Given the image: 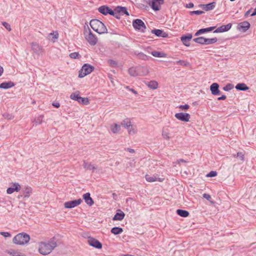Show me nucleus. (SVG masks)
<instances>
[{"mask_svg": "<svg viewBox=\"0 0 256 256\" xmlns=\"http://www.w3.org/2000/svg\"><path fill=\"white\" fill-rule=\"evenodd\" d=\"M204 13V12L203 11L196 10L191 11L190 12V14L191 16L194 15V14L200 15Z\"/></svg>", "mask_w": 256, "mask_h": 256, "instance_id": "obj_50", "label": "nucleus"}, {"mask_svg": "<svg viewBox=\"0 0 256 256\" xmlns=\"http://www.w3.org/2000/svg\"><path fill=\"white\" fill-rule=\"evenodd\" d=\"M98 11L103 15L110 14L112 16L114 15V10L106 5L102 6L98 8Z\"/></svg>", "mask_w": 256, "mask_h": 256, "instance_id": "obj_11", "label": "nucleus"}, {"mask_svg": "<svg viewBox=\"0 0 256 256\" xmlns=\"http://www.w3.org/2000/svg\"><path fill=\"white\" fill-rule=\"evenodd\" d=\"M128 130V134H134L136 132L134 128H129Z\"/></svg>", "mask_w": 256, "mask_h": 256, "instance_id": "obj_59", "label": "nucleus"}, {"mask_svg": "<svg viewBox=\"0 0 256 256\" xmlns=\"http://www.w3.org/2000/svg\"><path fill=\"white\" fill-rule=\"evenodd\" d=\"M232 24L231 23H229L226 25H222L216 29L214 31V33H219V32H224L228 31L232 28Z\"/></svg>", "mask_w": 256, "mask_h": 256, "instance_id": "obj_15", "label": "nucleus"}, {"mask_svg": "<svg viewBox=\"0 0 256 256\" xmlns=\"http://www.w3.org/2000/svg\"><path fill=\"white\" fill-rule=\"evenodd\" d=\"M226 97L225 95H222L221 96L218 97V100H225L226 99Z\"/></svg>", "mask_w": 256, "mask_h": 256, "instance_id": "obj_61", "label": "nucleus"}, {"mask_svg": "<svg viewBox=\"0 0 256 256\" xmlns=\"http://www.w3.org/2000/svg\"><path fill=\"white\" fill-rule=\"evenodd\" d=\"M204 40H205V38H204V36H200V37L194 38L193 41L196 43L198 44L204 45V44H205Z\"/></svg>", "mask_w": 256, "mask_h": 256, "instance_id": "obj_38", "label": "nucleus"}, {"mask_svg": "<svg viewBox=\"0 0 256 256\" xmlns=\"http://www.w3.org/2000/svg\"><path fill=\"white\" fill-rule=\"evenodd\" d=\"M82 202V200L81 198H78V200H73L66 202L64 203V206L66 208H74L79 204H80Z\"/></svg>", "mask_w": 256, "mask_h": 256, "instance_id": "obj_10", "label": "nucleus"}, {"mask_svg": "<svg viewBox=\"0 0 256 256\" xmlns=\"http://www.w3.org/2000/svg\"><path fill=\"white\" fill-rule=\"evenodd\" d=\"M234 88V85L232 84H228L224 88L223 90L224 91L228 92Z\"/></svg>", "mask_w": 256, "mask_h": 256, "instance_id": "obj_47", "label": "nucleus"}, {"mask_svg": "<svg viewBox=\"0 0 256 256\" xmlns=\"http://www.w3.org/2000/svg\"><path fill=\"white\" fill-rule=\"evenodd\" d=\"M152 2H158V4H163L164 2V0H152Z\"/></svg>", "mask_w": 256, "mask_h": 256, "instance_id": "obj_60", "label": "nucleus"}, {"mask_svg": "<svg viewBox=\"0 0 256 256\" xmlns=\"http://www.w3.org/2000/svg\"><path fill=\"white\" fill-rule=\"evenodd\" d=\"M128 74L132 76H136L138 75V72H136L134 68L132 67L128 69Z\"/></svg>", "mask_w": 256, "mask_h": 256, "instance_id": "obj_39", "label": "nucleus"}, {"mask_svg": "<svg viewBox=\"0 0 256 256\" xmlns=\"http://www.w3.org/2000/svg\"><path fill=\"white\" fill-rule=\"evenodd\" d=\"M203 197L204 198H206L207 200L212 202L210 200H211V196L209 194L204 193V194H203Z\"/></svg>", "mask_w": 256, "mask_h": 256, "instance_id": "obj_55", "label": "nucleus"}, {"mask_svg": "<svg viewBox=\"0 0 256 256\" xmlns=\"http://www.w3.org/2000/svg\"><path fill=\"white\" fill-rule=\"evenodd\" d=\"M151 54L154 57L156 58H164L166 56V54L164 52H158V51H152L151 52Z\"/></svg>", "mask_w": 256, "mask_h": 256, "instance_id": "obj_35", "label": "nucleus"}, {"mask_svg": "<svg viewBox=\"0 0 256 256\" xmlns=\"http://www.w3.org/2000/svg\"><path fill=\"white\" fill-rule=\"evenodd\" d=\"M32 49L36 54L40 55L42 52V48L36 42H32L31 44Z\"/></svg>", "mask_w": 256, "mask_h": 256, "instance_id": "obj_17", "label": "nucleus"}, {"mask_svg": "<svg viewBox=\"0 0 256 256\" xmlns=\"http://www.w3.org/2000/svg\"><path fill=\"white\" fill-rule=\"evenodd\" d=\"M148 88L152 90H156L158 88V83L155 80H151L147 84Z\"/></svg>", "mask_w": 256, "mask_h": 256, "instance_id": "obj_34", "label": "nucleus"}, {"mask_svg": "<svg viewBox=\"0 0 256 256\" xmlns=\"http://www.w3.org/2000/svg\"><path fill=\"white\" fill-rule=\"evenodd\" d=\"M192 34H186L182 35L180 37V40L183 44L186 46H190L189 42L192 40Z\"/></svg>", "mask_w": 256, "mask_h": 256, "instance_id": "obj_14", "label": "nucleus"}, {"mask_svg": "<svg viewBox=\"0 0 256 256\" xmlns=\"http://www.w3.org/2000/svg\"><path fill=\"white\" fill-rule=\"evenodd\" d=\"M30 240V236L25 233L18 234L13 238V242L18 245H24L28 242Z\"/></svg>", "mask_w": 256, "mask_h": 256, "instance_id": "obj_4", "label": "nucleus"}, {"mask_svg": "<svg viewBox=\"0 0 256 256\" xmlns=\"http://www.w3.org/2000/svg\"><path fill=\"white\" fill-rule=\"evenodd\" d=\"M44 116L40 115L38 116L34 121V122L36 124V125L40 124L42 123L43 120Z\"/></svg>", "mask_w": 256, "mask_h": 256, "instance_id": "obj_41", "label": "nucleus"}, {"mask_svg": "<svg viewBox=\"0 0 256 256\" xmlns=\"http://www.w3.org/2000/svg\"><path fill=\"white\" fill-rule=\"evenodd\" d=\"M176 64H179L181 66H190V63L187 61H185L184 60H178V61L176 62Z\"/></svg>", "mask_w": 256, "mask_h": 256, "instance_id": "obj_45", "label": "nucleus"}, {"mask_svg": "<svg viewBox=\"0 0 256 256\" xmlns=\"http://www.w3.org/2000/svg\"><path fill=\"white\" fill-rule=\"evenodd\" d=\"M146 181L148 182H154L156 181L162 182L163 179L161 178H158L155 176H150L148 174H146L145 176Z\"/></svg>", "mask_w": 256, "mask_h": 256, "instance_id": "obj_26", "label": "nucleus"}, {"mask_svg": "<svg viewBox=\"0 0 256 256\" xmlns=\"http://www.w3.org/2000/svg\"><path fill=\"white\" fill-rule=\"evenodd\" d=\"M121 125L127 129L132 126L131 122L128 118L124 120L121 122Z\"/></svg>", "mask_w": 256, "mask_h": 256, "instance_id": "obj_33", "label": "nucleus"}, {"mask_svg": "<svg viewBox=\"0 0 256 256\" xmlns=\"http://www.w3.org/2000/svg\"><path fill=\"white\" fill-rule=\"evenodd\" d=\"M132 24L136 30H138L144 32L146 29V26L145 24L140 19H135L133 20Z\"/></svg>", "mask_w": 256, "mask_h": 256, "instance_id": "obj_8", "label": "nucleus"}, {"mask_svg": "<svg viewBox=\"0 0 256 256\" xmlns=\"http://www.w3.org/2000/svg\"><path fill=\"white\" fill-rule=\"evenodd\" d=\"M20 186L18 183L15 182L13 184L12 187H10L6 190V193L8 194H12L14 192H18L20 190Z\"/></svg>", "mask_w": 256, "mask_h": 256, "instance_id": "obj_18", "label": "nucleus"}, {"mask_svg": "<svg viewBox=\"0 0 256 256\" xmlns=\"http://www.w3.org/2000/svg\"><path fill=\"white\" fill-rule=\"evenodd\" d=\"M70 98L74 100L77 101L78 103L84 105H88L90 104V101L87 98H82L80 96V92L72 93L70 96Z\"/></svg>", "mask_w": 256, "mask_h": 256, "instance_id": "obj_7", "label": "nucleus"}, {"mask_svg": "<svg viewBox=\"0 0 256 256\" xmlns=\"http://www.w3.org/2000/svg\"><path fill=\"white\" fill-rule=\"evenodd\" d=\"M194 6V4L192 2H190L189 4H186L185 7L188 8H192Z\"/></svg>", "mask_w": 256, "mask_h": 256, "instance_id": "obj_57", "label": "nucleus"}, {"mask_svg": "<svg viewBox=\"0 0 256 256\" xmlns=\"http://www.w3.org/2000/svg\"><path fill=\"white\" fill-rule=\"evenodd\" d=\"M162 136L167 140H170L169 132L168 129L163 130L162 132Z\"/></svg>", "mask_w": 256, "mask_h": 256, "instance_id": "obj_46", "label": "nucleus"}, {"mask_svg": "<svg viewBox=\"0 0 256 256\" xmlns=\"http://www.w3.org/2000/svg\"><path fill=\"white\" fill-rule=\"evenodd\" d=\"M174 116L178 120L184 122H189L190 118V115L189 114L184 112L176 113Z\"/></svg>", "mask_w": 256, "mask_h": 256, "instance_id": "obj_12", "label": "nucleus"}, {"mask_svg": "<svg viewBox=\"0 0 256 256\" xmlns=\"http://www.w3.org/2000/svg\"><path fill=\"white\" fill-rule=\"evenodd\" d=\"M52 36V40H53V42H54V40L56 39H58V32H56V34H54V33H50V36Z\"/></svg>", "mask_w": 256, "mask_h": 256, "instance_id": "obj_52", "label": "nucleus"}, {"mask_svg": "<svg viewBox=\"0 0 256 256\" xmlns=\"http://www.w3.org/2000/svg\"><path fill=\"white\" fill-rule=\"evenodd\" d=\"M151 32L158 37L166 38L168 36V34L162 30L154 28L152 30Z\"/></svg>", "mask_w": 256, "mask_h": 256, "instance_id": "obj_16", "label": "nucleus"}, {"mask_svg": "<svg viewBox=\"0 0 256 256\" xmlns=\"http://www.w3.org/2000/svg\"><path fill=\"white\" fill-rule=\"evenodd\" d=\"M15 86V84L12 82H5L0 84V88L1 89H8L11 88Z\"/></svg>", "mask_w": 256, "mask_h": 256, "instance_id": "obj_23", "label": "nucleus"}, {"mask_svg": "<svg viewBox=\"0 0 256 256\" xmlns=\"http://www.w3.org/2000/svg\"><path fill=\"white\" fill-rule=\"evenodd\" d=\"M216 28V26H210V27H208L206 28H201L200 30L202 32V34H204L206 32H210L214 30Z\"/></svg>", "mask_w": 256, "mask_h": 256, "instance_id": "obj_40", "label": "nucleus"}, {"mask_svg": "<svg viewBox=\"0 0 256 256\" xmlns=\"http://www.w3.org/2000/svg\"><path fill=\"white\" fill-rule=\"evenodd\" d=\"M32 194V188L30 186H27L24 188L23 192L24 198H29Z\"/></svg>", "mask_w": 256, "mask_h": 256, "instance_id": "obj_32", "label": "nucleus"}, {"mask_svg": "<svg viewBox=\"0 0 256 256\" xmlns=\"http://www.w3.org/2000/svg\"><path fill=\"white\" fill-rule=\"evenodd\" d=\"M252 9V8H251L250 10H248L247 12H245V14H244V18H247L248 16V15L250 14V12Z\"/></svg>", "mask_w": 256, "mask_h": 256, "instance_id": "obj_62", "label": "nucleus"}, {"mask_svg": "<svg viewBox=\"0 0 256 256\" xmlns=\"http://www.w3.org/2000/svg\"><path fill=\"white\" fill-rule=\"evenodd\" d=\"M202 34L200 29L198 30L194 34V36H198Z\"/></svg>", "mask_w": 256, "mask_h": 256, "instance_id": "obj_63", "label": "nucleus"}, {"mask_svg": "<svg viewBox=\"0 0 256 256\" xmlns=\"http://www.w3.org/2000/svg\"><path fill=\"white\" fill-rule=\"evenodd\" d=\"M0 234L4 236L5 238L10 237L11 234L8 232H0Z\"/></svg>", "mask_w": 256, "mask_h": 256, "instance_id": "obj_54", "label": "nucleus"}, {"mask_svg": "<svg viewBox=\"0 0 256 256\" xmlns=\"http://www.w3.org/2000/svg\"><path fill=\"white\" fill-rule=\"evenodd\" d=\"M2 25L8 31L11 30L10 26V24L6 22H2Z\"/></svg>", "mask_w": 256, "mask_h": 256, "instance_id": "obj_51", "label": "nucleus"}, {"mask_svg": "<svg viewBox=\"0 0 256 256\" xmlns=\"http://www.w3.org/2000/svg\"><path fill=\"white\" fill-rule=\"evenodd\" d=\"M179 108L182 110H187L190 108V106L188 104L180 105Z\"/></svg>", "mask_w": 256, "mask_h": 256, "instance_id": "obj_53", "label": "nucleus"}, {"mask_svg": "<svg viewBox=\"0 0 256 256\" xmlns=\"http://www.w3.org/2000/svg\"><path fill=\"white\" fill-rule=\"evenodd\" d=\"M218 41V38L216 37L212 38H206L204 40L205 44L208 45L216 43Z\"/></svg>", "mask_w": 256, "mask_h": 256, "instance_id": "obj_36", "label": "nucleus"}, {"mask_svg": "<svg viewBox=\"0 0 256 256\" xmlns=\"http://www.w3.org/2000/svg\"><path fill=\"white\" fill-rule=\"evenodd\" d=\"M123 231V228L119 226L114 227L110 230V232L114 235L120 234H122Z\"/></svg>", "mask_w": 256, "mask_h": 256, "instance_id": "obj_30", "label": "nucleus"}, {"mask_svg": "<svg viewBox=\"0 0 256 256\" xmlns=\"http://www.w3.org/2000/svg\"><path fill=\"white\" fill-rule=\"evenodd\" d=\"M176 212L177 214L183 218H186L190 214L188 211L182 209H178Z\"/></svg>", "mask_w": 256, "mask_h": 256, "instance_id": "obj_29", "label": "nucleus"}, {"mask_svg": "<svg viewBox=\"0 0 256 256\" xmlns=\"http://www.w3.org/2000/svg\"><path fill=\"white\" fill-rule=\"evenodd\" d=\"M90 24L92 30L98 34H102L108 33L106 26L98 20H92L90 22Z\"/></svg>", "mask_w": 256, "mask_h": 256, "instance_id": "obj_2", "label": "nucleus"}, {"mask_svg": "<svg viewBox=\"0 0 256 256\" xmlns=\"http://www.w3.org/2000/svg\"><path fill=\"white\" fill-rule=\"evenodd\" d=\"M235 88L238 90L246 91L249 89V88L244 83L238 84Z\"/></svg>", "mask_w": 256, "mask_h": 256, "instance_id": "obj_28", "label": "nucleus"}, {"mask_svg": "<svg viewBox=\"0 0 256 256\" xmlns=\"http://www.w3.org/2000/svg\"><path fill=\"white\" fill-rule=\"evenodd\" d=\"M84 34L86 40L90 45L94 46L98 42V38L92 32L88 26H87L86 28L84 26Z\"/></svg>", "mask_w": 256, "mask_h": 256, "instance_id": "obj_3", "label": "nucleus"}, {"mask_svg": "<svg viewBox=\"0 0 256 256\" xmlns=\"http://www.w3.org/2000/svg\"><path fill=\"white\" fill-rule=\"evenodd\" d=\"M217 172L216 171H210L206 174V177H214L217 176Z\"/></svg>", "mask_w": 256, "mask_h": 256, "instance_id": "obj_49", "label": "nucleus"}, {"mask_svg": "<svg viewBox=\"0 0 256 256\" xmlns=\"http://www.w3.org/2000/svg\"><path fill=\"white\" fill-rule=\"evenodd\" d=\"M114 15H112L115 18L118 20L120 18V16L126 14L127 16L130 15L129 12H128V9L125 6H117L114 10Z\"/></svg>", "mask_w": 256, "mask_h": 256, "instance_id": "obj_5", "label": "nucleus"}, {"mask_svg": "<svg viewBox=\"0 0 256 256\" xmlns=\"http://www.w3.org/2000/svg\"><path fill=\"white\" fill-rule=\"evenodd\" d=\"M56 246V242L54 238H52L48 242H42L38 249L40 254L42 255H46L49 254Z\"/></svg>", "mask_w": 256, "mask_h": 256, "instance_id": "obj_1", "label": "nucleus"}, {"mask_svg": "<svg viewBox=\"0 0 256 256\" xmlns=\"http://www.w3.org/2000/svg\"><path fill=\"white\" fill-rule=\"evenodd\" d=\"M110 130L114 134H117L120 130V126L116 124H114L110 127Z\"/></svg>", "mask_w": 256, "mask_h": 256, "instance_id": "obj_37", "label": "nucleus"}, {"mask_svg": "<svg viewBox=\"0 0 256 256\" xmlns=\"http://www.w3.org/2000/svg\"><path fill=\"white\" fill-rule=\"evenodd\" d=\"M88 243L90 246L97 249H101L102 247V244L99 240L92 236L88 237Z\"/></svg>", "mask_w": 256, "mask_h": 256, "instance_id": "obj_9", "label": "nucleus"}, {"mask_svg": "<svg viewBox=\"0 0 256 256\" xmlns=\"http://www.w3.org/2000/svg\"><path fill=\"white\" fill-rule=\"evenodd\" d=\"M210 88L212 95L218 96L220 93L219 90V84L217 83L214 82L212 84L210 85Z\"/></svg>", "mask_w": 256, "mask_h": 256, "instance_id": "obj_19", "label": "nucleus"}, {"mask_svg": "<svg viewBox=\"0 0 256 256\" xmlns=\"http://www.w3.org/2000/svg\"><path fill=\"white\" fill-rule=\"evenodd\" d=\"M94 70V68L92 65L88 64H84L79 72L78 77L82 78L90 74Z\"/></svg>", "mask_w": 256, "mask_h": 256, "instance_id": "obj_6", "label": "nucleus"}, {"mask_svg": "<svg viewBox=\"0 0 256 256\" xmlns=\"http://www.w3.org/2000/svg\"><path fill=\"white\" fill-rule=\"evenodd\" d=\"M148 4H150V6H151L152 8L154 10V11H158L160 10V5H162V4H158V2H152L150 0H148Z\"/></svg>", "mask_w": 256, "mask_h": 256, "instance_id": "obj_25", "label": "nucleus"}, {"mask_svg": "<svg viewBox=\"0 0 256 256\" xmlns=\"http://www.w3.org/2000/svg\"><path fill=\"white\" fill-rule=\"evenodd\" d=\"M82 198L84 200L86 203L90 206H92L94 203L93 200L90 197V192L84 194L82 196Z\"/></svg>", "mask_w": 256, "mask_h": 256, "instance_id": "obj_22", "label": "nucleus"}, {"mask_svg": "<svg viewBox=\"0 0 256 256\" xmlns=\"http://www.w3.org/2000/svg\"><path fill=\"white\" fill-rule=\"evenodd\" d=\"M83 166L84 168L86 170H92L94 171L96 169V168L93 164H92L91 163L86 162V160H84Z\"/></svg>", "mask_w": 256, "mask_h": 256, "instance_id": "obj_27", "label": "nucleus"}, {"mask_svg": "<svg viewBox=\"0 0 256 256\" xmlns=\"http://www.w3.org/2000/svg\"><path fill=\"white\" fill-rule=\"evenodd\" d=\"M108 62L110 66L112 68H118V63L116 61L113 60H108Z\"/></svg>", "mask_w": 256, "mask_h": 256, "instance_id": "obj_43", "label": "nucleus"}, {"mask_svg": "<svg viewBox=\"0 0 256 256\" xmlns=\"http://www.w3.org/2000/svg\"><path fill=\"white\" fill-rule=\"evenodd\" d=\"M250 24L248 22L244 21L238 24L237 30L244 32L250 28Z\"/></svg>", "mask_w": 256, "mask_h": 256, "instance_id": "obj_13", "label": "nucleus"}, {"mask_svg": "<svg viewBox=\"0 0 256 256\" xmlns=\"http://www.w3.org/2000/svg\"><path fill=\"white\" fill-rule=\"evenodd\" d=\"M126 88L128 90H130V91H131L132 93H134V94H138V92L136 90H135L133 88H130V87L128 86H126Z\"/></svg>", "mask_w": 256, "mask_h": 256, "instance_id": "obj_58", "label": "nucleus"}, {"mask_svg": "<svg viewBox=\"0 0 256 256\" xmlns=\"http://www.w3.org/2000/svg\"><path fill=\"white\" fill-rule=\"evenodd\" d=\"M126 150L128 152L130 153H134V149L130 148H127Z\"/></svg>", "mask_w": 256, "mask_h": 256, "instance_id": "obj_64", "label": "nucleus"}, {"mask_svg": "<svg viewBox=\"0 0 256 256\" xmlns=\"http://www.w3.org/2000/svg\"><path fill=\"white\" fill-rule=\"evenodd\" d=\"M52 105L56 108H58L60 106V103L58 102H54Z\"/></svg>", "mask_w": 256, "mask_h": 256, "instance_id": "obj_56", "label": "nucleus"}, {"mask_svg": "<svg viewBox=\"0 0 256 256\" xmlns=\"http://www.w3.org/2000/svg\"><path fill=\"white\" fill-rule=\"evenodd\" d=\"M232 156L234 158H239L242 161L244 160V156L242 152H238L236 154H233Z\"/></svg>", "mask_w": 256, "mask_h": 256, "instance_id": "obj_42", "label": "nucleus"}, {"mask_svg": "<svg viewBox=\"0 0 256 256\" xmlns=\"http://www.w3.org/2000/svg\"><path fill=\"white\" fill-rule=\"evenodd\" d=\"M2 116L4 118L10 120L13 119L14 118V116L12 114H9L8 112H5V113L3 114Z\"/></svg>", "mask_w": 256, "mask_h": 256, "instance_id": "obj_48", "label": "nucleus"}, {"mask_svg": "<svg viewBox=\"0 0 256 256\" xmlns=\"http://www.w3.org/2000/svg\"><path fill=\"white\" fill-rule=\"evenodd\" d=\"M69 56L71 58H74V59H76V58L79 59V58H81V56L79 54L78 52H74L70 53L69 55Z\"/></svg>", "mask_w": 256, "mask_h": 256, "instance_id": "obj_44", "label": "nucleus"}, {"mask_svg": "<svg viewBox=\"0 0 256 256\" xmlns=\"http://www.w3.org/2000/svg\"><path fill=\"white\" fill-rule=\"evenodd\" d=\"M134 54L137 56L138 58L140 60H148L152 58L150 56H146L142 52H138L137 51H134Z\"/></svg>", "mask_w": 256, "mask_h": 256, "instance_id": "obj_21", "label": "nucleus"}, {"mask_svg": "<svg viewBox=\"0 0 256 256\" xmlns=\"http://www.w3.org/2000/svg\"><path fill=\"white\" fill-rule=\"evenodd\" d=\"M7 253L12 256H26V254L20 252L18 250L10 249L7 251Z\"/></svg>", "mask_w": 256, "mask_h": 256, "instance_id": "obj_24", "label": "nucleus"}, {"mask_svg": "<svg viewBox=\"0 0 256 256\" xmlns=\"http://www.w3.org/2000/svg\"><path fill=\"white\" fill-rule=\"evenodd\" d=\"M216 5V2H214L204 4V10L206 11H209L213 10Z\"/></svg>", "mask_w": 256, "mask_h": 256, "instance_id": "obj_31", "label": "nucleus"}, {"mask_svg": "<svg viewBox=\"0 0 256 256\" xmlns=\"http://www.w3.org/2000/svg\"><path fill=\"white\" fill-rule=\"evenodd\" d=\"M125 216V214L122 211L118 209L116 210V214H114V216L112 218L113 220H122Z\"/></svg>", "mask_w": 256, "mask_h": 256, "instance_id": "obj_20", "label": "nucleus"}]
</instances>
